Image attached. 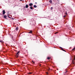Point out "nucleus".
<instances>
[{"mask_svg": "<svg viewBox=\"0 0 75 75\" xmlns=\"http://www.w3.org/2000/svg\"><path fill=\"white\" fill-rule=\"evenodd\" d=\"M75 56L74 57V59L72 61V62L73 64H75Z\"/></svg>", "mask_w": 75, "mask_h": 75, "instance_id": "obj_1", "label": "nucleus"}, {"mask_svg": "<svg viewBox=\"0 0 75 75\" xmlns=\"http://www.w3.org/2000/svg\"><path fill=\"white\" fill-rule=\"evenodd\" d=\"M19 53H20V51H19L18 52H17L16 53V55L17 57H18V54H19Z\"/></svg>", "mask_w": 75, "mask_h": 75, "instance_id": "obj_2", "label": "nucleus"}, {"mask_svg": "<svg viewBox=\"0 0 75 75\" xmlns=\"http://www.w3.org/2000/svg\"><path fill=\"white\" fill-rule=\"evenodd\" d=\"M5 13H6V12H5V10H3V14L4 15L5 14Z\"/></svg>", "mask_w": 75, "mask_h": 75, "instance_id": "obj_3", "label": "nucleus"}, {"mask_svg": "<svg viewBox=\"0 0 75 75\" xmlns=\"http://www.w3.org/2000/svg\"><path fill=\"white\" fill-rule=\"evenodd\" d=\"M33 3H30L29 4V6H33Z\"/></svg>", "mask_w": 75, "mask_h": 75, "instance_id": "obj_4", "label": "nucleus"}, {"mask_svg": "<svg viewBox=\"0 0 75 75\" xmlns=\"http://www.w3.org/2000/svg\"><path fill=\"white\" fill-rule=\"evenodd\" d=\"M25 7L26 8H28V5L27 4L26 5Z\"/></svg>", "mask_w": 75, "mask_h": 75, "instance_id": "obj_5", "label": "nucleus"}, {"mask_svg": "<svg viewBox=\"0 0 75 75\" xmlns=\"http://www.w3.org/2000/svg\"><path fill=\"white\" fill-rule=\"evenodd\" d=\"M61 49V50H62V51H65V50H64V49H62V48L61 47H60Z\"/></svg>", "mask_w": 75, "mask_h": 75, "instance_id": "obj_6", "label": "nucleus"}, {"mask_svg": "<svg viewBox=\"0 0 75 75\" xmlns=\"http://www.w3.org/2000/svg\"><path fill=\"white\" fill-rule=\"evenodd\" d=\"M32 33V31L31 30L30 32H28V33H30V34H31Z\"/></svg>", "mask_w": 75, "mask_h": 75, "instance_id": "obj_7", "label": "nucleus"}, {"mask_svg": "<svg viewBox=\"0 0 75 75\" xmlns=\"http://www.w3.org/2000/svg\"><path fill=\"white\" fill-rule=\"evenodd\" d=\"M0 42L3 43V40H0Z\"/></svg>", "mask_w": 75, "mask_h": 75, "instance_id": "obj_8", "label": "nucleus"}, {"mask_svg": "<svg viewBox=\"0 0 75 75\" xmlns=\"http://www.w3.org/2000/svg\"><path fill=\"white\" fill-rule=\"evenodd\" d=\"M49 2H50V3H52V1H51V0L50 1H49Z\"/></svg>", "mask_w": 75, "mask_h": 75, "instance_id": "obj_9", "label": "nucleus"}, {"mask_svg": "<svg viewBox=\"0 0 75 75\" xmlns=\"http://www.w3.org/2000/svg\"><path fill=\"white\" fill-rule=\"evenodd\" d=\"M34 7H35V8H36L37 7V6L36 5H34L33 6Z\"/></svg>", "mask_w": 75, "mask_h": 75, "instance_id": "obj_10", "label": "nucleus"}, {"mask_svg": "<svg viewBox=\"0 0 75 75\" xmlns=\"http://www.w3.org/2000/svg\"><path fill=\"white\" fill-rule=\"evenodd\" d=\"M16 30H18V27L16 28Z\"/></svg>", "mask_w": 75, "mask_h": 75, "instance_id": "obj_11", "label": "nucleus"}, {"mask_svg": "<svg viewBox=\"0 0 75 75\" xmlns=\"http://www.w3.org/2000/svg\"><path fill=\"white\" fill-rule=\"evenodd\" d=\"M4 18H7V16H4Z\"/></svg>", "mask_w": 75, "mask_h": 75, "instance_id": "obj_12", "label": "nucleus"}, {"mask_svg": "<svg viewBox=\"0 0 75 75\" xmlns=\"http://www.w3.org/2000/svg\"><path fill=\"white\" fill-rule=\"evenodd\" d=\"M30 9L33 10V7H30Z\"/></svg>", "mask_w": 75, "mask_h": 75, "instance_id": "obj_13", "label": "nucleus"}, {"mask_svg": "<svg viewBox=\"0 0 75 75\" xmlns=\"http://www.w3.org/2000/svg\"><path fill=\"white\" fill-rule=\"evenodd\" d=\"M75 47L72 50V51H74V50H75Z\"/></svg>", "mask_w": 75, "mask_h": 75, "instance_id": "obj_14", "label": "nucleus"}, {"mask_svg": "<svg viewBox=\"0 0 75 75\" xmlns=\"http://www.w3.org/2000/svg\"><path fill=\"white\" fill-rule=\"evenodd\" d=\"M50 59V57H47V59Z\"/></svg>", "mask_w": 75, "mask_h": 75, "instance_id": "obj_15", "label": "nucleus"}, {"mask_svg": "<svg viewBox=\"0 0 75 75\" xmlns=\"http://www.w3.org/2000/svg\"><path fill=\"white\" fill-rule=\"evenodd\" d=\"M51 10H52V9H53V8H52V7H51Z\"/></svg>", "mask_w": 75, "mask_h": 75, "instance_id": "obj_16", "label": "nucleus"}, {"mask_svg": "<svg viewBox=\"0 0 75 75\" xmlns=\"http://www.w3.org/2000/svg\"><path fill=\"white\" fill-rule=\"evenodd\" d=\"M32 62L33 63V64H34V62L33 61H32Z\"/></svg>", "mask_w": 75, "mask_h": 75, "instance_id": "obj_17", "label": "nucleus"}, {"mask_svg": "<svg viewBox=\"0 0 75 75\" xmlns=\"http://www.w3.org/2000/svg\"><path fill=\"white\" fill-rule=\"evenodd\" d=\"M32 74V73H29V74Z\"/></svg>", "mask_w": 75, "mask_h": 75, "instance_id": "obj_18", "label": "nucleus"}, {"mask_svg": "<svg viewBox=\"0 0 75 75\" xmlns=\"http://www.w3.org/2000/svg\"><path fill=\"white\" fill-rule=\"evenodd\" d=\"M58 33V32H56L55 33V34H57Z\"/></svg>", "mask_w": 75, "mask_h": 75, "instance_id": "obj_19", "label": "nucleus"}, {"mask_svg": "<svg viewBox=\"0 0 75 75\" xmlns=\"http://www.w3.org/2000/svg\"><path fill=\"white\" fill-rule=\"evenodd\" d=\"M64 17H66V16H64Z\"/></svg>", "mask_w": 75, "mask_h": 75, "instance_id": "obj_20", "label": "nucleus"}, {"mask_svg": "<svg viewBox=\"0 0 75 75\" xmlns=\"http://www.w3.org/2000/svg\"><path fill=\"white\" fill-rule=\"evenodd\" d=\"M47 74H48V73L47 72H46Z\"/></svg>", "mask_w": 75, "mask_h": 75, "instance_id": "obj_21", "label": "nucleus"}, {"mask_svg": "<svg viewBox=\"0 0 75 75\" xmlns=\"http://www.w3.org/2000/svg\"><path fill=\"white\" fill-rule=\"evenodd\" d=\"M49 70H50V69H48V71H49Z\"/></svg>", "mask_w": 75, "mask_h": 75, "instance_id": "obj_22", "label": "nucleus"}, {"mask_svg": "<svg viewBox=\"0 0 75 75\" xmlns=\"http://www.w3.org/2000/svg\"><path fill=\"white\" fill-rule=\"evenodd\" d=\"M23 0H20V1H22Z\"/></svg>", "mask_w": 75, "mask_h": 75, "instance_id": "obj_23", "label": "nucleus"}, {"mask_svg": "<svg viewBox=\"0 0 75 75\" xmlns=\"http://www.w3.org/2000/svg\"><path fill=\"white\" fill-rule=\"evenodd\" d=\"M35 4H36L37 3H35Z\"/></svg>", "mask_w": 75, "mask_h": 75, "instance_id": "obj_24", "label": "nucleus"}, {"mask_svg": "<svg viewBox=\"0 0 75 75\" xmlns=\"http://www.w3.org/2000/svg\"><path fill=\"white\" fill-rule=\"evenodd\" d=\"M54 48H55V47H54Z\"/></svg>", "mask_w": 75, "mask_h": 75, "instance_id": "obj_25", "label": "nucleus"}]
</instances>
